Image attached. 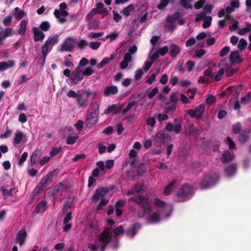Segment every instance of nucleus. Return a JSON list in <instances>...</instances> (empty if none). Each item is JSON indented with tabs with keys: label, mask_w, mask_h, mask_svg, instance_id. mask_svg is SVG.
Instances as JSON below:
<instances>
[{
	"label": "nucleus",
	"mask_w": 251,
	"mask_h": 251,
	"mask_svg": "<svg viewBox=\"0 0 251 251\" xmlns=\"http://www.w3.org/2000/svg\"><path fill=\"white\" fill-rule=\"evenodd\" d=\"M143 186L144 183H137L126 193L127 196L129 197V201L135 202L142 207V211L139 212L138 216L140 218L146 216L147 222L151 224L157 223L164 217L168 218L172 210V206L159 198H155L154 205L157 211H153L148 198L139 194V192L143 190Z\"/></svg>",
	"instance_id": "nucleus-1"
},
{
	"label": "nucleus",
	"mask_w": 251,
	"mask_h": 251,
	"mask_svg": "<svg viewBox=\"0 0 251 251\" xmlns=\"http://www.w3.org/2000/svg\"><path fill=\"white\" fill-rule=\"evenodd\" d=\"M113 231H114L115 236H118L123 232L124 228L122 226H120L115 228L113 231L111 227L108 226L106 227L100 235L98 238V241L100 244V251H104L107 244L110 242Z\"/></svg>",
	"instance_id": "nucleus-2"
},
{
	"label": "nucleus",
	"mask_w": 251,
	"mask_h": 251,
	"mask_svg": "<svg viewBox=\"0 0 251 251\" xmlns=\"http://www.w3.org/2000/svg\"><path fill=\"white\" fill-rule=\"evenodd\" d=\"M94 70L92 67H87L85 69H81L76 67L72 72L71 81L72 85H76L79 81L82 80L84 76H88L92 75Z\"/></svg>",
	"instance_id": "nucleus-3"
},
{
	"label": "nucleus",
	"mask_w": 251,
	"mask_h": 251,
	"mask_svg": "<svg viewBox=\"0 0 251 251\" xmlns=\"http://www.w3.org/2000/svg\"><path fill=\"white\" fill-rule=\"evenodd\" d=\"M83 92L86 96H84L80 94L76 99V103L79 107L85 108L89 104V97L92 96L93 99H94L97 95L98 93L97 91H91L90 89L85 90Z\"/></svg>",
	"instance_id": "nucleus-4"
},
{
	"label": "nucleus",
	"mask_w": 251,
	"mask_h": 251,
	"mask_svg": "<svg viewBox=\"0 0 251 251\" xmlns=\"http://www.w3.org/2000/svg\"><path fill=\"white\" fill-rule=\"evenodd\" d=\"M193 194L192 188L187 185H183L177 192L176 196L180 201H185L190 199Z\"/></svg>",
	"instance_id": "nucleus-5"
},
{
	"label": "nucleus",
	"mask_w": 251,
	"mask_h": 251,
	"mask_svg": "<svg viewBox=\"0 0 251 251\" xmlns=\"http://www.w3.org/2000/svg\"><path fill=\"white\" fill-rule=\"evenodd\" d=\"M96 104L97 108L94 111L90 113L85 121L86 126L89 128H92L98 121L99 104L98 103H96Z\"/></svg>",
	"instance_id": "nucleus-6"
},
{
	"label": "nucleus",
	"mask_w": 251,
	"mask_h": 251,
	"mask_svg": "<svg viewBox=\"0 0 251 251\" xmlns=\"http://www.w3.org/2000/svg\"><path fill=\"white\" fill-rule=\"evenodd\" d=\"M76 44L75 39L72 37L65 39L61 45L60 50L61 51H71L75 48Z\"/></svg>",
	"instance_id": "nucleus-7"
},
{
	"label": "nucleus",
	"mask_w": 251,
	"mask_h": 251,
	"mask_svg": "<svg viewBox=\"0 0 251 251\" xmlns=\"http://www.w3.org/2000/svg\"><path fill=\"white\" fill-rule=\"evenodd\" d=\"M205 110V106L204 104H200L199 106L195 108L193 110H190L187 111V114L190 115L192 118L200 119Z\"/></svg>",
	"instance_id": "nucleus-8"
},
{
	"label": "nucleus",
	"mask_w": 251,
	"mask_h": 251,
	"mask_svg": "<svg viewBox=\"0 0 251 251\" xmlns=\"http://www.w3.org/2000/svg\"><path fill=\"white\" fill-rule=\"evenodd\" d=\"M178 14H174L173 16H168L167 18V22L168 23L166 26V30L168 32H172L175 29L176 21L178 16Z\"/></svg>",
	"instance_id": "nucleus-9"
},
{
	"label": "nucleus",
	"mask_w": 251,
	"mask_h": 251,
	"mask_svg": "<svg viewBox=\"0 0 251 251\" xmlns=\"http://www.w3.org/2000/svg\"><path fill=\"white\" fill-rule=\"evenodd\" d=\"M15 34L12 28H6L3 29L0 27V44H2V42L8 37L12 36Z\"/></svg>",
	"instance_id": "nucleus-10"
},
{
	"label": "nucleus",
	"mask_w": 251,
	"mask_h": 251,
	"mask_svg": "<svg viewBox=\"0 0 251 251\" xmlns=\"http://www.w3.org/2000/svg\"><path fill=\"white\" fill-rule=\"evenodd\" d=\"M218 177L217 175H214L211 177H206L201 182V187L203 188H208L214 185L218 180Z\"/></svg>",
	"instance_id": "nucleus-11"
},
{
	"label": "nucleus",
	"mask_w": 251,
	"mask_h": 251,
	"mask_svg": "<svg viewBox=\"0 0 251 251\" xmlns=\"http://www.w3.org/2000/svg\"><path fill=\"white\" fill-rule=\"evenodd\" d=\"M108 191L109 189L107 187H101L98 189L93 195V199L97 201L100 199L104 198L103 197L108 192Z\"/></svg>",
	"instance_id": "nucleus-12"
},
{
	"label": "nucleus",
	"mask_w": 251,
	"mask_h": 251,
	"mask_svg": "<svg viewBox=\"0 0 251 251\" xmlns=\"http://www.w3.org/2000/svg\"><path fill=\"white\" fill-rule=\"evenodd\" d=\"M68 12L66 10H59L58 9H55L54 11V16L59 20L60 23H64L66 21V19L65 18H61L62 17H66L68 15Z\"/></svg>",
	"instance_id": "nucleus-13"
},
{
	"label": "nucleus",
	"mask_w": 251,
	"mask_h": 251,
	"mask_svg": "<svg viewBox=\"0 0 251 251\" xmlns=\"http://www.w3.org/2000/svg\"><path fill=\"white\" fill-rule=\"evenodd\" d=\"M52 47L48 44L47 43L45 42V44L42 47V53L43 54V56L42 58H39V61L41 60L42 61L43 64L45 62L46 58L49 52L51 51L52 50Z\"/></svg>",
	"instance_id": "nucleus-14"
},
{
	"label": "nucleus",
	"mask_w": 251,
	"mask_h": 251,
	"mask_svg": "<svg viewBox=\"0 0 251 251\" xmlns=\"http://www.w3.org/2000/svg\"><path fill=\"white\" fill-rule=\"evenodd\" d=\"M26 236V231L25 229L21 230L16 237V243H18L21 246L25 244Z\"/></svg>",
	"instance_id": "nucleus-15"
},
{
	"label": "nucleus",
	"mask_w": 251,
	"mask_h": 251,
	"mask_svg": "<svg viewBox=\"0 0 251 251\" xmlns=\"http://www.w3.org/2000/svg\"><path fill=\"white\" fill-rule=\"evenodd\" d=\"M34 33V40L35 42L42 41L45 37L44 33L37 27H34L32 28Z\"/></svg>",
	"instance_id": "nucleus-16"
},
{
	"label": "nucleus",
	"mask_w": 251,
	"mask_h": 251,
	"mask_svg": "<svg viewBox=\"0 0 251 251\" xmlns=\"http://www.w3.org/2000/svg\"><path fill=\"white\" fill-rule=\"evenodd\" d=\"M55 171L52 172L50 174L47 175L42 178L40 184L42 187H45L52 182V176H54Z\"/></svg>",
	"instance_id": "nucleus-17"
},
{
	"label": "nucleus",
	"mask_w": 251,
	"mask_h": 251,
	"mask_svg": "<svg viewBox=\"0 0 251 251\" xmlns=\"http://www.w3.org/2000/svg\"><path fill=\"white\" fill-rule=\"evenodd\" d=\"M118 92V88L114 85L106 86L105 88L103 94L105 97L115 95Z\"/></svg>",
	"instance_id": "nucleus-18"
},
{
	"label": "nucleus",
	"mask_w": 251,
	"mask_h": 251,
	"mask_svg": "<svg viewBox=\"0 0 251 251\" xmlns=\"http://www.w3.org/2000/svg\"><path fill=\"white\" fill-rule=\"evenodd\" d=\"M25 137L24 134L20 131H17L14 135V145L15 147H19V145L21 143L23 138Z\"/></svg>",
	"instance_id": "nucleus-19"
},
{
	"label": "nucleus",
	"mask_w": 251,
	"mask_h": 251,
	"mask_svg": "<svg viewBox=\"0 0 251 251\" xmlns=\"http://www.w3.org/2000/svg\"><path fill=\"white\" fill-rule=\"evenodd\" d=\"M15 61L13 60L0 62V72H2L12 68L15 65Z\"/></svg>",
	"instance_id": "nucleus-20"
},
{
	"label": "nucleus",
	"mask_w": 251,
	"mask_h": 251,
	"mask_svg": "<svg viewBox=\"0 0 251 251\" xmlns=\"http://www.w3.org/2000/svg\"><path fill=\"white\" fill-rule=\"evenodd\" d=\"M132 60V56L129 53H126L124 57V60L120 63V68L122 70L126 69L128 63Z\"/></svg>",
	"instance_id": "nucleus-21"
},
{
	"label": "nucleus",
	"mask_w": 251,
	"mask_h": 251,
	"mask_svg": "<svg viewBox=\"0 0 251 251\" xmlns=\"http://www.w3.org/2000/svg\"><path fill=\"white\" fill-rule=\"evenodd\" d=\"M234 157L233 152L229 151H225L222 154L221 160L223 163H225L232 160Z\"/></svg>",
	"instance_id": "nucleus-22"
},
{
	"label": "nucleus",
	"mask_w": 251,
	"mask_h": 251,
	"mask_svg": "<svg viewBox=\"0 0 251 251\" xmlns=\"http://www.w3.org/2000/svg\"><path fill=\"white\" fill-rule=\"evenodd\" d=\"M121 107L120 105L112 104L108 106L104 111V114L107 115L112 111H114L116 114L119 113L121 110Z\"/></svg>",
	"instance_id": "nucleus-23"
},
{
	"label": "nucleus",
	"mask_w": 251,
	"mask_h": 251,
	"mask_svg": "<svg viewBox=\"0 0 251 251\" xmlns=\"http://www.w3.org/2000/svg\"><path fill=\"white\" fill-rule=\"evenodd\" d=\"M239 2L238 0H232L230 3V6H227L226 8V13H231L234 11L235 8L239 6Z\"/></svg>",
	"instance_id": "nucleus-24"
},
{
	"label": "nucleus",
	"mask_w": 251,
	"mask_h": 251,
	"mask_svg": "<svg viewBox=\"0 0 251 251\" xmlns=\"http://www.w3.org/2000/svg\"><path fill=\"white\" fill-rule=\"evenodd\" d=\"M42 155L41 151L39 150H36L32 153L30 157V162L31 165L36 163L37 160Z\"/></svg>",
	"instance_id": "nucleus-25"
},
{
	"label": "nucleus",
	"mask_w": 251,
	"mask_h": 251,
	"mask_svg": "<svg viewBox=\"0 0 251 251\" xmlns=\"http://www.w3.org/2000/svg\"><path fill=\"white\" fill-rule=\"evenodd\" d=\"M140 225L138 224H134L133 226L128 228L126 231V234L130 236L133 237L136 233L137 230L140 228Z\"/></svg>",
	"instance_id": "nucleus-26"
},
{
	"label": "nucleus",
	"mask_w": 251,
	"mask_h": 251,
	"mask_svg": "<svg viewBox=\"0 0 251 251\" xmlns=\"http://www.w3.org/2000/svg\"><path fill=\"white\" fill-rule=\"evenodd\" d=\"M231 66V63L226 64L225 66V68L226 72V77H229L237 72V69L232 68Z\"/></svg>",
	"instance_id": "nucleus-27"
},
{
	"label": "nucleus",
	"mask_w": 251,
	"mask_h": 251,
	"mask_svg": "<svg viewBox=\"0 0 251 251\" xmlns=\"http://www.w3.org/2000/svg\"><path fill=\"white\" fill-rule=\"evenodd\" d=\"M114 54H112L111 55L110 57H104L102 61L98 64L97 67L99 69H101L102 67L105 66L107 64H108L111 61H112L114 58Z\"/></svg>",
	"instance_id": "nucleus-28"
},
{
	"label": "nucleus",
	"mask_w": 251,
	"mask_h": 251,
	"mask_svg": "<svg viewBox=\"0 0 251 251\" xmlns=\"http://www.w3.org/2000/svg\"><path fill=\"white\" fill-rule=\"evenodd\" d=\"M180 49L175 44H172L170 46V52L172 57H176L179 53Z\"/></svg>",
	"instance_id": "nucleus-29"
},
{
	"label": "nucleus",
	"mask_w": 251,
	"mask_h": 251,
	"mask_svg": "<svg viewBox=\"0 0 251 251\" xmlns=\"http://www.w3.org/2000/svg\"><path fill=\"white\" fill-rule=\"evenodd\" d=\"M176 183V180H174L171 181L169 183H168V184L165 187L164 189V194L166 195H169L175 188V185Z\"/></svg>",
	"instance_id": "nucleus-30"
},
{
	"label": "nucleus",
	"mask_w": 251,
	"mask_h": 251,
	"mask_svg": "<svg viewBox=\"0 0 251 251\" xmlns=\"http://www.w3.org/2000/svg\"><path fill=\"white\" fill-rule=\"evenodd\" d=\"M47 208V203L44 201H42L36 206L35 212L36 213H39L44 212Z\"/></svg>",
	"instance_id": "nucleus-31"
},
{
	"label": "nucleus",
	"mask_w": 251,
	"mask_h": 251,
	"mask_svg": "<svg viewBox=\"0 0 251 251\" xmlns=\"http://www.w3.org/2000/svg\"><path fill=\"white\" fill-rule=\"evenodd\" d=\"M236 170V165L232 164L225 169V173L227 176H230L235 173Z\"/></svg>",
	"instance_id": "nucleus-32"
},
{
	"label": "nucleus",
	"mask_w": 251,
	"mask_h": 251,
	"mask_svg": "<svg viewBox=\"0 0 251 251\" xmlns=\"http://www.w3.org/2000/svg\"><path fill=\"white\" fill-rule=\"evenodd\" d=\"M250 32H251V24L246 23V26L242 28H239L237 33L240 35H244Z\"/></svg>",
	"instance_id": "nucleus-33"
},
{
	"label": "nucleus",
	"mask_w": 251,
	"mask_h": 251,
	"mask_svg": "<svg viewBox=\"0 0 251 251\" xmlns=\"http://www.w3.org/2000/svg\"><path fill=\"white\" fill-rule=\"evenodd\" d=\"M58 42V36L57 34H54L52 36L50 37L46 41V43L52 47L53 45L57 44Z\"/></svg>",
	"instance_id": "nucleus-34"
},
{
	"label": "nucleus",
	"mask_w": 251,
	"mask_h": 251,
	"mask_svg": "<svg viewBox=\"0 0 251 251\" xmlns=\"http://www.w3.org/2000/svg\"><path fill=\"white\" fill-rule=\"evenodd\" d=\"M230 61L231 64L240 62L238 51L236 50L230 53Z\"/></svg>",
	"instance_id": "nucleus-35"
},
{
	"label": "nucleus",
	"mask_w": 251,
	"mask_h": 251,
	"mask_svg": "<svg viewBox=\"0 0 251 251\" xmlns=\"http://www.w3.org/2000/svg\"><path fill=\"white\" fill-rule=\"evenodd\" d=\"M165 139V134L161 131L155 135L154 140L157 143H162L164 141Z\"/></svg>",
	"instance_id": "nucleus-36"
},
{
	"label": "nucleus",
	"mask_w": 251,
	"mask_h": 251,
	"mask_svg": "<svg viewBox=\"0 0 251 251\" xmlns=\"http://www.w3.org/2000/svg\"><path fill=\"white\" fill-rule=\"evenodd\" d=\"M146 123L147 126H148L150 127L149 128V131H151L153 129V127L156 124L155 117H151L148 118L146 120Z\"/></svg>",
	"instance_id": "nucleus-37"
},
{
	"label": "nucleus",
	"mask_w": 251,
	"mask_h": 251,
	"mask_svg": "<svg viewBox=\"0 0 251 251\" xmlns=\"http://www.w3.org/2000/svg\"><path fill=\"white\" fill-rule=\"evenodd\" d=\"M198 131V129L194 127V125L189 123L185 129V133L187 135L196 133Z\"/></svg>",
	"instance_id": "nucleus-38"
},
{
	"label": "nucleus",
	"mask_w": 251,
	"mask_h": 251,
	"mask_svg": "<svg viewBox=\"0 0 251 251\" xmlns=\"http://www.w3.org/2000/svg\"><path fill=\"white\" fill-rule=\"evenodd\" d=\"M96 10V11L98 14H107V10L104 7V5L103 3L101 2H99L97 4L96 8H94Z\"/></svg>",
	"instance_id": "nucleus-39"
},
{
	"label": "nucleus",
	"mask_w": 251,
	"mask_h": 251,
	"mask_svg": "<svg viewBox=\"0 0 251 251\" xmlns=\"http://www.w3.org/2000/svg\"><path fill=\"white\" fill-rule=\"evenodd\" d=\"M88 230L92 232V236L96 235L99 231L98 223L97 222L93 223Z\"/></svg>",
	"instance_id": "nucleus-40"
},
{
	"label": "nucleus",
	"mask_w": 251,
	"mask_h": 251,
	"mask_svg": "<svg viewBox=\"0 0 251 251\" xmlns=\"http://www.w3.org/2000/svg\"><path fill=\"white\" fill-rule=\"evenodd\" d=\"M78 138V136L76 134L73 136L69 135L66 139L67 144L68 145H73L76 142Z\"/></svg>",
	"instance_id": "nucleus-41"
},
{
	"label": "nucleus",
	"mask_w": 251,
	"mask_h": 251,
	"mask_svg": "<svg viewBox=\"0 0 251 251\" xmlns=\"http://www.w3.org/2000/svg\"><path fill=\"white\" fill-rule=\"evenodd\" d=\"M25 16V13L19 8H15V17L17 20H20Z\"/></svg>",
	"instance_id": "nucleus-42"
},
{
	"label": "nucleus",
	"mask_w": 251,
	"mask_h": 251,
	"mask_svg": "<svg viewBox=\"0 0 251 251\" xmlns=\"http://www.w3.org/2000/svg\"><path fill=\"white\" fill-rule=\"evenodd\" d=\"M64 65L67 67H73L74 63L71 55H68L64 58Z\"/></svg>",
	"instance_id": "nucleus-43"
},
{
	"label": "nucleus",
	"mask_w": 251,
	"mask_h": 251,
	"mask_svg": "<svg viewBox=\"0 0 251 251\" xmlns=\"http://www.w3.org/2000/svg\"><path fill=\"white\" fill-rule=\"evenodd\" d=\"M26 22L23 20L21 22L20 27L18 30V33L20 35H24L26 31Z\"/></svg>",
	"instance_id": "nucleus-44"
},
{
	"label": "nucleus",
	"mask_w": 251,
	"mask_h": 251,
	"mask_svg": "<svg viewBox=\"0 0 251 251\" xmlns=\"http://www.w3.org/2000/svg\"><path fill=\"white\" fill-rule=\"evenodd\" d=\"M134 9V6L132 4H130L128 5L127 7L125 8L123 10L122 13L125 16H128L130 14L131 11H132Z\"/></svg>",
	"instance_id": "nucleus-45"
},
{
	"label": "nucleus",
	"mask_w": 251,
	"mask_h": 251,
	"mask_svg": "<svg viewBox=\"0 0 251 251\" xmlns=\"http://www.w3.org/2000/svg\"><path fill=\"white\" fill-rule=\"evenodd\" d=\"M0 190L2 194L5 196L8 197L12 195V188L8 189L4 186H1L0 188Z\"/></svg>",
	"instance_id": "nucleus-46"
},
{
	"label": "nucleus",
	"mask_w": 251,
	"mask_h": 251,
	"mask_svg": "<svg viewBox=\"0 0 251 251\" xmlns=\"http://www.w3.org/2000/svg\"><path fill=\"white\" fill-rule=\"evenodd\" d=\"M212 19V18L211 16H206V17L203 20L204 23L202 24V27L204 28H206L209 27L211 25Z\"/></svg>",
	"instance_id": "nucleus-47"
},
{
	"label": "nucleus",
	"mask_w": 251,
	"mask_h": 251,
	"mask_svg": "<svg viewBox=\"0 0 251 251\" xmlns=\"http://www.w3.org/2000/svg\"><path fill=\"white\" fill-rule=\"evenodd\" d=\"M136 103V102H135V100H132L131 101H130L127 106L124 109L122 110V113L123 114V115H125L126 114L128 111H129L131 108L134 105H135Z\"/></svg>",
	"instance_id": "nucleus-48"
},
{
	"label": "nucleus",
	"mask_w": 251,
	"mask_h": 251,
	"mask_svg": "<svg viewBox=\"0 0 251 251\" xmlns=\"http://www.w3.org/2000/svg\"><path fill=\"white\" fill-rule=\"evenodd\" d=\"M225 143L228 146L230 150L236 149L235 143L230 137H228L226 138Z\"/></svg>",
	"instance_id": "nucleus-49"
},
{
	"label": "nucleus",
	"mask_w": 251,
	"mask_h": 251,
	"mask_svg": "<svg viewBox=\"0 0 251 251\" xmlns=\"http://www.w3.org/2000/svg\"><path fill=\"white\" fill-rule=\"evenodd\" d=\"M225 72V69L221 68L219 70L218 74L216 75H213V78L215 81H218L221 80L222 76L223 75Z\"/></svg>",
	"instance_id": "nucleus-50"
},
{
	"label": "nucleus",
	"mask_w": 251,
	"mask_h": 251,
	"mask_svg": "<svg viewBox=\"0 0 251 251\" xmlns=\"http://www.w3.org/2000/svg\"><path fill=\"white\" fill-rule=\"evenodd\" d=\"M247 42L246 40H245L244 39H241L239 42V43L238 44V49L242 51L243 50L247 47Z\"/></svg>",
	"instance_id": "nucleus-51"
},
{
	"label": "nucleus",
	"mask_w": 251,
	"mask_h": 251,
	"mask_svg": "<svg viewBox=\"0 0 251 251\" xmlns=\"http://www.w3.org/2000/svg\"><path fill=\"white\" fill-rule=\"evenodd\" d=\"M50 24L47 21L42 22L40 25V28L43 31H47L50 28Z\"/></svg>",
	"instance_id": "nucleus-52"
},
{
	"label": "nucleus",
	"mask_w": 251,
	"mask_h": 251,
	"mask_svg": "<svg viewBox=\"0 0 251 251\" xmlns=\"http://www.w3.org/2000/svg\"><path fill=\"white\" fill-rule=\"evenodd\" d=\"M89 63V61L85 58H82L79 62L78 65L77 67L81 69H85L84 67L86 66Z\"/></svg>",
	"instance_id": "nucleus-53"
},
{
	"label": "nucleus",
	"mask_w": 251,
	"mask_h": 251,
	"mask_svg": "<svg viewBox=\"0 0 251 251\" xmlns=\"http://www.w3.org/2000/svg\"><path fill=\"white\" fill-rule=\"evenodd\" d=\"M251 100V92H249L248 94L241 99V103L243 104H247Z\"/></svg>",
	"instance_id": "nucleus-54"
},
{
	"label": "nucleus",
	"mask_w": 251,
	"mask_h": 251,
	"mask_svg": "<svg viewBox=\"0 0 251 251\" xmlns=\"http://www.w3.org/2000/svg\"><path fill=\"white\" fill-rule=\"evenodd\" d=\"M180 4L181 6L186 9L192 8V5L190 3L189 0H181Z\"/></svg>",
	"instance_id": "nucleus-55"
},
{
	"label": "nucleus",
	"mask_w": 251,
	"mask_h": 251,
	"mask_svg": "<svg viewBox=\"0 0 251 251\" xmlns=\"http://www.w3.org/2000/svg\"><path fill=\"white\" fill-rule=\"evenodd\" d=\"M62 150L61 147L59 148L54 147L51 149L50 152V157H53L56 155Z\"/></svg>",
	"instance_id": "nucleus-56"
},
{
	"label": "nucleus",
	"mask_w": 251,
	"mask_h": 251,
	"mask_svg": "<svg viewBox=\"0 0 251 251\" xmlns=\"http://www.w3.org/2000/svg\"><path fill=\"white\" fill-rule=\"evenodd\" d=\"M79 95V94L76 93L75 91L73 90H70L68 91L67 96L69 98H72L77 99Z\"/></svg>",
	"instance_id": "nucleus-57"
},
{
	"label": "nucleus",
	"mask_w": 251,
	"mask_h": 251,
	"mask_svg": "<svg viewBox=\"0 0 251 251\" xmlns=\"http://www.w3.org/2000/svg\"><path fill=\"white\" fill-rule=\"evenodd\" d=\"M12 17L11 15L6 16L3 21V24L5 26H9L12 22Z\"/></svg>",
	"instance_id": "nucleus-58"
},
{
	"label": "nucleus",
	"mask_w": 251,
	"mask_h": 251,
	"mask_svg": "<svg viewBox=\"0 0 251 251\" xmlns=\"http://www.w3.org/2000/svg\"><path fill=\"white\" fill-rule=\"evenodd\" d=\"M143 75V71L142 69H137L135 73V79L136 80H139L142 77Z\"/></svg>",
	"instance_id": "nucleus-59"
},
{
	"label": "nucleus",
	"mask_w": 251,
	"mask_h": 251,
	"mask_svg": "<svg viewBox=\"0 0 251 251\" xmlns=\"http://www.w3.org/2000/svg\"><path fill=\"white\" fill-rule=\"evenodd\" d=\"M169 0H160V3L157 5L159 9H164L168 5Z\"/></svg>",
	"instance_id": "nucleus-60"
},
{
	"label": "nucleus",
	"mask_w": 251,
	"mask_h": 251,
	"mask_svg": "<svg viewBox=\"0 0 251 251\" xmlns=\"http://www.w3.org/2000/svg\"><path fill=\"white\" fill-rule=\"evenodd\" d=\"M197 91L196 88L188 89L187 91V95L190 99L194 98Z\"/></svg>",
	"instance_id": "nucleus-61"
},
{
	"label": "nucleus",
	"mask_w": 251,
	"mask_h": 251,
	"mask_svg": "<svg viewBox=\"0 0 251 251\" xmlns=\"http://www.w3.org/2000/svg\"><path fill=\"white\" fill-rule=\"evenodd\" d=\"M206 17V13L205 12H201L196 15V21L199 22L201 20H204V18Z\"/></svg>",
	"instance_id": "nucleus-62"
},
{
	"label": "nucleus",
	"mask_w": 251,
	"mask_h": 251,
	"mask_svg": "<svg viewBox=\"0 0 251 251\" xmlns=\"http://www.w3.org/2000/svg\"><path fill=\"white\" fill-rule=\"evenodd\" d=\"M119 36L118 33L116 32H114L112 33L107 35L105 36V39H110L111 41H113L116 40Z\"/></svg>",
	"instance_id": "nucleus-63"
},
{
	"label": "nucleus",
	"mask_w": 251,
	"mask_h": 251,
	"mask_svg": "<svg viewBox=\"0 0 251 251\" xmlns=\"http://www.w3.org/2000/svg\"><path fill=\"white\" fill-rule=\"evenodd\" d=\"M108 202V200H106L105 198L101 199L100 202L97 205V209L99 210L102 209L103 206L107 204Z\"/></svg>",
	"instance_id": "nucleus-64"
}]
</instances>
